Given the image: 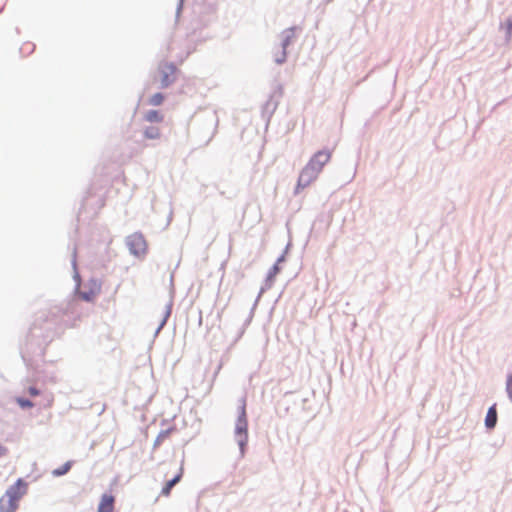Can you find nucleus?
Returning <instances> with one entry per match:
<instances>
[{
    "label": "nucleus",
    "instance_id": "f257e3e1",
    "mask_svg": "<svg viewBox=\"0 0 512 512\" xmlns=\"http://www.w3.org/2000/svg\"><path fill=\"white\" fill-rule=\"evenodd\" d=\"M27 491V484L19 479L12 485L6 493L0 498L1 512H14L18 507V502Z\"/></svg>",
    "mask_w": 512,
    "mask_h": 512
},
{
    "label": "nucleus",
    "instance_id": "f03ea898",
    "mask_svg": "<svg viewBox=\"0 0 512 512\" xmlns=\"http://www.w3.org/2000/svg\"><path fill=\"white\" fill-rule=\"evenodd\" d=\"M320 175L314 168L309 164H306L300 172L296 187L295 194H299L302 190L311 185Z\"/></svg>",
    "mask_w": 512,
    "mask_h": 512
},
{
    "label": "nucleus",
    "instance_id": "7ed1b4c3",
    "mask_svg": "<svg viewBox=\"0 0 512 512\" xmlns=\"http://www.w3.org/2000/svg\"><path fill=\"white\" fill-rule=\"evenodd\" d=\"M127 246L135 256H143L147 251V243L142 234L134 233L127 238Z\"/></svg>",
    "mask_w": 512,
    "mask_h": 512
},
{
    "label": "nucleus",
    "instance_id": "20e7f679",
    "mask_svg": "<svg viewBox=\"0 0 512 512\" xmlns=\"http://www.w3.org/2000/svg\"><path fill=\"white\" fill-rule=\"evenodd\" d=\"M332 151L329 149L319 150L314 153L307 164L314 168L318 173H321L324 166L331 160Z\"/></svg>",
    "mask_w": 512,
    "mask_h": 512
},
{
    "label": "nucleus",
    "instance_id": "39448f33",
    "mask_svg": "<svg viewBox=\"0 0 512 512\" xmlns=\"http://www.w3.org/2000/svg\"><path fill=\"white\" fill-rule=\"evenodd\" d=\"M176 67L165 63L160 67V83L162 87H168L175 80Z\"/></svg>",
    "mask_w": 512,
    "mask_h": 512
},
{
    "label": "nucleus",
    "instance_id": "423d86ee",
    "mask_svg": "<svg viewBox=\"0 0 512 512\" xmlns=\"http://www.w3.org/2000/svg\"><path fill=\"white\" fill-rule=\"evenodd\" d=\"M294 37H295L294 29H288V30L284 31V33H283V40H282V51L280 52L279 55L277 54L276 57H275V61L278 64H281V63H283L285 61V59H286V48L292 42Z\"/></svg>",
    "mask_w": 512,
    "mask_h": 512
},
{
    "label": "nucleus",
    "instance_id": "0eeeda50",
    "mask_svg": "<svg viewBox=\"0 0 512 512\" xmlns=\"http://www.w3.org/2000/svg\"><path fill=\"white\" fill-rule=\"evenodd\" d=\"M101 291V285L97 282H92L89 287L84 286L83 290L79 292L81 299L92 302L99 295Z\"/></svg>",
    "mask_w": 512,
    "mask_h": 512
},
{
    "label": "nucleus",
    "instance_id": "6e6552de",
    "mask_svg": "<svg viewBox=\"0 0 512 512\" xmlns=\"http://www.w3.org/2000/svg\"><path fill=\"white\" fill-rule=\"evenodd\" d=\"M114 503V496L103 494L98 505V512H114Z\"/></svg>",
    "mask_w": 512,
    "mask_h": 512
},
{
    "label": "nucleus",
    "instance_id": "1a4fd4ad",
    "mask_svg": "<svg viewBox=\"0 0 512 512\" xmlns=\"http://www.w3.org/2000/svg\"><path fill=\"white\" fill-rule=\"evenodd\" d=\"M236 433L239 435L238 442L241 447V450L243 451L244 446L247 442V424L245 419H239L236 426Z\"/></svg>",
    "mask_w": 512,
    "mask_h": 512
},
{
    "label": "nucleus",
    "instance_id": "9d476101",
    "mask_svg": "<svg viewBox=\"0 0 512 512\" xmlns=\"http://www.w3.org/2000/svg\"><path fill=\"white\" fill-rule=\"evenodd\" d=\"M183 475V467H180L179 472L175 477L166 482L164 487L162 488L161 494L163 496H169L171 493V489L181 480Z\"/></svg>",
    "mask_w": 512,
    "mask_h": 512
},
{
    "label": "nucleus",
    "instance_id": "9b49d317",
    "mask_svg": "<svg viewBox=\"0 0 512 512\" xmlns=\"http://www.w3.org/2000/svg\"><path fill=\"white\" fill-rule=\"evenodd\" d=\"M497 422V411L495 408V405L491 406L488 409V412L486 414L485 418V425L487 428L491 429L494 428Z\"/></svg>",
    "mask_w": 512,
    "mask_h": 512
},
{
    "label": "nucleus",
    "instance_id": "f8f14e48",
    "mask_svg": "<svg viewBox=\"0 0 512 512\" xmlns=\"http://www.w3.org/2000/svg\"><path fill=\"white\" fill-rule=\"evenodd\" d=\"M144 119L150 123H160L163 121L164 116L157 110H150L145 114Z\"/></svg>",
    "mask_w": 512,
    "mask_h": 512
},
{
    "label": "nucleus",
    "instance_id": "ddd939ff",
    "mask_svg": "<svg viewBox=\"0 0 512 512\" xmlns=\"http://www.w3.org/2000/svg\"><path fill=\"white\" fill-rule=\"evenodd\" d=\"M143 134L147 139H159L161 137V130L159 127L150 126L144 130Z\"/></svg>",
    "mask_w": 512,
    "mask_h": 512
},
{
    "label": "nucleus",
    "instance_id": "4468645a",
    "mask_svg": "<svg viewBox=\"0 0 512 512\" xmlns=\"http://www.w3.org/2000/svg\"><path fill=\"white\" fill-rule=\"evenodd\" d=\"M35 50V44L30 41L24 42L20 47V52L23 56H29Z\"/></svg>",
    "mask_w": 512,
    "mask_h": 512
},
{
    "label": "nucleus",
    "instance_id": "2eb2a0df",
    "mask_svg": "<svg viewBox=\"0 0 512 512\" xmlns=\"http://www.w3.org/2000/svg\"><path fill=\"white\" fill-rule=\"evenodd\" d=\"M164 99L165 97L163 94L156 93L149 98L148 104L152 106H159L163 103Z\"/></svg>",
    "mask_w": 512,
    "mask_h": 512
},
{
    "label": "nucleus",
    "instance_id": "dca6fc26",
    "mask_svg": "<svg viewBox=\"0 0 512 512\" xmlns=\"http://www.w3.org/2000/svg\"><path fill=\"white\" fill-rule=\"evenodd\" d=\"M71 469V462H66L61 467L55 469L53 471L54 476H62L66 474Z\"/></svg>",
    "mask_w": 512,
    "mask_h": 512
},
{
    "label": "nucleus",
    "instance_id": "f3484780",
    "mask_svg": "<svg viewBox=\"0 0 512 512\" xmlns=\"http://www.w3.org/2000/svg\"><path fill=\"white\" fill-rule=\"evenodd\" d=\"M506 392L509 396V398L511 399L512 401V375H509L507 377V381H506Z\"/></svg>",
    "mask_w": 512,
    "mask_h": 512
},
{
    "label": "nucleus",
    "instance_id": "a211bd4d",
    "mask_svg": "<svg viewBox=\"0 0 512 512\" xmlns=\"http://www.w3.org/2000/svg\"><path fill=\"white\" fill-rule=\"evenodd\" d=\"M17 402L23 408H30L33 406V403L30 400L23 399V398H18Z\"/></svg>",
    "mask_w": 512,
    "mask_h": 512
},
{
    "label": "nucleus",
    "instance_id": "6ab92c4d",
    "mask_svg": "<svg viewBox=\"0 0 512 512\" xmlns=\"http://www.w3.org/2000/svg\"><path fill=\"white\" fill-rule=\"evenodd\" d=\"M167 436H168V432H167V431H166V432H161V433L157 436V438H156V440H155L154 445H155V446L160 445V444L164 441V439H165Z\"/></svg>",
    "mask_w": 512,
    "mask_h": 512
},
{
    "label": "nucleus",
    "instance_id": "aec40b11",
    "mask_svg": "<svg viewBox=\"0 0 512 512\" xmlns=\"http://www.w3.org/2000/svg\"><path fill=\"white\" fill-rule=\"evenodd\" d=\"M507 36L510 37L512 34V18H509L506 23Z\"/></svg>",
    "mask_w": 512,
    "mask_h": 512
},
{
    "label": "nucleus",
    "instance_id": "412c9836",
    "mask_svg": "<svg viewBox=\"0 0 512 512\" xmlns=\"http://www.w3.org/2000/svg\"><path fill=\"white\" fill-rule=\"evenodd\" d=\"M28 392L31 396H38L39 395V391L35 388V387H30L28 389Z\"/></svg>",
    "mask_w": 512,
    "mask_h": 512
},
{
    "label": "nucleus",
    "instance_id": "4be33fe9",
    "mask_svg": "<svg viewBox=\"0 0 512 512\" xmlns=\"http://www.w3.org/2000/svg\"><path fill=\"white\" fill-rule=\"evenodd\" d=\"M7 449L0 444V457L6 455Z\"/></svg>",
    "mask_w": 512,
    "mask_h": 512
}]
</instances>
